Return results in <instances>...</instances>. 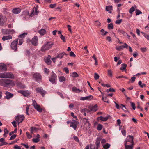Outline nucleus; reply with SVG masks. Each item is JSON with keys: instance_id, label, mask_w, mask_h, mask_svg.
Returning <instances> with one entry per match:
<instances>
[{"instance_id": "29", "label": "nucleus", "mask_w": 149, "mask_h": 149, "mask_svg": "<svg viewBox=\"0 0 149 149\" xmlns=\"http://www.w3.org/2000/svg\"><path fill=\"white\" fill-rule=\"evenodd\" d=\"M64 55H67V54L64 52L58 54L56 57H57V58H61Z\"/></svg>"}, {"instance_id": "4", "label": "nucleus", "mask_w": 149, "mask_h": 149, "mask_svg": "<svg viewBox=\"0 0 149 149\" xmlns=\"http://www.w3.org/2000/svg\"><path fill=\"white\" fill-rule=\"evenodd\" d=\"M0 82H3L6 86H10L15 84L14 82L10 79H1Z\"/></svg>"}, {"instance_id": "53", "label": "nucleus", "mask_w": 149, "mask_h": 149, "mask_svg": "<svg viewBox=\"0 0 149 149\" xmlns=\"http://www.w3.org/2000/svg\"><path fill=\"white\" fill-rule=\"evenodd\" d=\"M61 39L63 40L64 42L65 41V36H63L62 34H61L60 36Z\"/></svg>"}, {"instance_id": "36", "label": "nucleus", "mask_w": 149, "mask_h": 149, "mask_svg": "<svg viewBox=\"0 0 149 149\" xmlns=\"http://www.w3.org/2000/svg\"><path fill=\"white\" fill-rule=\"evenodd\" d=\"M103 126L100 124H99L97 126V129L99 131L101 130Z\"/></svg>"}, {"instance_id": "6", "label": "nucleus", "mask_w": 149, "mask_h": 149, "mask_svg": "<svg viewBox=\"0 0 149 149\" xmlns=\"http://www.w3.org/2000/svg\"><path fill=\"white\" fill-rule=\"evenodd\" d=\"M52 74L49 78V81L53 84H56V81L57 80L56 75L54 73L53 71H52Z\"/></svg>"}, {"instance_id": "40", "label": "nucleus", "mask_w": 149, "mask_h": 149, "mask_svg": "<svg viewBox=\"0 0 149 149\" xmlns=\"http://www.w3.org/2000/svg\"><path fill=\"white\" fill-rule=\"evenodd\" d=\"M142 83L141 81H140L138 82V84L141 88H143L146 86V85L145 84H143L142 85Z\"/></svg>"}, {"instance_id": "35", "label": "nucleus", "mask_w": 149, "mask_h": 149, "mask_svg": "<svg viewBox=\"0 0 149 149\" xmlns=\"http://www.w3.org/2000/svg\"><path fill=\"white\" fill-rule=\"evenodd\" d=\"M108 28L109 29H113L114 28V26L113 23L109 24L108 25Z\"/></svg>"}, {"instance_id": "28", "label": "nucleus", "mask_w": 149, "mask_h": 149, "mask_svg": "<svg viewBox=\"0 0 149 149\" xmlns=\"http://www.w3.org/2000/svg\"><path fill=\"white\" fill-rule=\"evenodd\" d=\"M72 90L73 91L76 93H79L80 92H82V91L79 89H77L75 87H73L72 88Z\"/></svg>"}, {"instance_id": "58", "label": "nucleus", "mask_w": 149, "mask_h": 149, "mask_svg": "<svg viewBox=\"0 0 149 149\" xmlns=\"http://www.w3.org/2000/svg\"><path fill=\"white\" fill-rule=\"evenodd\" d=\"M136 15H138L142 13V12L138 9H136Z\"/></svg>"}, {"instance_id": "21", "label": "nucleus", "mask_w": 149, "mask_h": 149, "mask_svg": "<svg viewBox=\"0 0 149 149\" xmlns=\"http://www.w3.org/2000/svg\"><path fill=\"white\" fill-rule=\"evenodd\" d=\"M21 11V10L19 8H15L13 9L12 10V12L15 14H17L19 13Z\"/></svg>"}, {"instance_id": "47", "label": "nucleus", "mask_w": 149, "mask_h": 149, "mask_svg": "<svg viewBox=\"0 0 149 149\" xmlns=\"http://www.w3.org/2000/svg\"><path fill=\"white\" fill-rule=\"evenodd\" d=\"M27 33H23L22 34H21L19 35V36H18L19 37H21L22 38H24L25 36L26 35H27Z\"/></svg>"}, {"instance_id": "61", "label": "nucleus", "mask_w": 149, "mask_h": 149, "mask_svg": "<svg viewBox=\"0 0 149 149\" xmlns=\"http://www.w3.org/2000/svg\"><path fill=\"white\" fill-rule=\"evenodd\" d=\"M23 40L22 39H19V40L18 45H22L23 43Z\"/></svg>"}, {"instance_id": "18", "label": "nucleus", "mask_w": 149, "mask_h": 149, "mask_svg": "<svg viewBox=\"0 0 149 149\" xmlns=\"http://www.w3.org/2000/svg\"><path fill=\"white\" fill-rule=\"evenodd\" d=\"M93 98V97L92 95H90L85 97H81L80 98V100H90L92 99Z\"/></svg>"}, {"instance_id": "8", "label": "nucleus", "mask_w": 149, "mask_h": 149, "mask_svg": "<svg viewBox=\"0 0 149 149\" xmlns=\"http://www.w3.org/2000/svg\"><path fill=\"white\" fill-rule=\"evenodd\" d=\"M36 91L37 93H40L43 97H44L47 93L46 91L44 90L42 87L36 88Z\"/></svg>"}, {"instance_id": "50", "label": "nucleus", "mask_w": 149, "mask_h": 149, "mask_svg": "<svg viewBox=\"0 0 149 149\" xmlns=\"http://www.w3.org/2000/svg\"><path fill=\"white\" fill-rule=\"evenodd\" d=\"M57 93L59 95L61 98L63 99L64 98V97L63 96V94L62 93L60 92H57Z\"/></svg>"}, {"instance_id": "30", "label": "nucleus", "mask_w": 149, "mask_h": 149, "mask_svg": "<svg viewBox=\"0 0 149 149\" xmlns=\"http://www.w3.org/2000/svg\"><path fill=\"white\" fill-rule=\"evenodd\" d=\"M127 66V65L125 64H122L121 65V67L120 68V70L122 71H124L126 70V68Z\"/></svg>"}, {"instance_id": "57", "label": "nucleus", "mask_w": 149, "mask_h": 149, "mask_svg": "<svg viewBox=\"0 0 149 149\" xmlns=\"http://www.w3.org/2000/svg\"><path fill=\"white\" fill-rule=\"evenodd\" d=\"M70 55L71 57H75L76 56L75 54L72 51H71L70 52Z\"/></svg>"}, {"instance_id": "45", "label": "nucleus", "mask_w": 149, "mask_h": 149, "mask_svg": "<svg viewBox=\"0 0 149 149\" xmlns=\"http://www.w3.org/2000/svg\"><path fill=\"white\" fill-rule=\"evenodd\" d=\"M94 78L95 80H97L99 78V75L97 73H95L94 74Z\"/></svg>"}, {"instance_id": "54", "label": "nucleus", "mask_w": 149, "mask_h": 149, "mask_svg": "<svg viewBox=\"0 0 149 149\" xmlns=\"http://www.w3.org/2000/svg\"><path fill=\"white\" fill-rule=\"evenodd\" d=\"M131 107H132L133 109L134 110H135L136 108V106L135 105V104L134 103L131 102Z\"/></svg>"}, {"instance_id": "34", "label": "nucleus", "mask_w": 149, "mask_h": 149, "mask_svg": "<svg viewBox=\"0 0 149 149\" xmlns=\"http://www.w3.org/2000/svg\"><path fill=\"white\" fill-rule=\"evenodd\" d=\"M118 32L120 33V34H123L124 36H126L127 34L123 30H118Z\"/></svg>"}, {"instance_id": "43", "label": "nucleus", "mask_w": 149, "mask_h": 149, "mask_svg": "<svg viewBox=\"0 0 149 149\" xmlns=\"http://www.w3.org/2000/svg\"><path fill=\"white\" fill-rule=\"evenodd\" d=\"M72 76L73 77H76L78 76V75L77 72H74L72 73Z\"/></svg>"}, {"instance_id": "2", "label": "nucleus", "mask_w": 149, "mask_h": 149, "mask_svg": "<svg viewBox=\"0 0 149 149\" xmlns=\"http://www.w3.org/2000/svg\"><path fill=\"white\" fill-rule=\"evenodd\" d=\"M54 43L51 42H49L43 45L41 48V50L42 52L45 51L51 48L53 45Z\"/></svg>"}, {"instance_id": "59", "label": "nucleus", "mask_w": 149, "mask_h": 149, "mask_svg": "<svg viewBox=\"0 0 149 149\" xmlns=\"http://www.w3.org/2000/svg\"><path fill=\"white\" fill-rule=\"evenodd\" d=\"M116 78H125L126 79H128V78L126 76H123V75L119 76L118 77H116Z\"/></svg>"}, {"instance_id": "24", "label": "nucleus", "mask_w": 149, "mask_h": 149, "mask_svg": "<svg viewBox=\"0 0 149 149\" xmlns=\"http://www.w3.org/2000/svg\"><path fill=\"white\" fill-rule=\"evenodd\" d=\"M108 119V118L107 117H104L102 116H100L98 117L97 118V120H101L103 121H107Z\"/></svg>"}, {"instance_id": "49", "label": "nucleus", "mask_w": 149, "mask_h": 149, "mask_svg": "<svg viewBox=\"0 0 149 149\" xmlns=\"http://www.w3.org/2000/svg\"><path fill=\"white\" fill-rule=\"evenodd\" d=\"M9 34H14L15 33V31L13 29H9Z\"/></svg>"}, {"instance_id": "37", "label": "nucleus", "mask_w": 149, "mask_h": 149, "mask_svg": "<svg viewBox=\"0 0 149 149\" xmlns=\"http://www.w3.org/2000/svg\"><path fill=\"white\" fill-rule=\"evenodd\" d=\"M102 100L103 101L106 102L107 103H109V101L108 100L107 97H104V96L102 95Z\"/></svg>"}, {"instance_id": "17", "label": "nucleus", "mask_w": 149, "mask_h": 149, "mask_svg": "<svg viewBox=\"0 0 149 149\" xmlns=\"http://www.w3.org/2000/svg\"><path fill=\"white\" fill-rule=\"evenodd\" d=\"M7 68L6 65L3 63H0V71H6Z\"/></svg>"}, {"instance_id": "62", "label": "nucleus", "mask_w": 149, "mask_h": 149, "mask_svg": "<svg viewBox=\"0 0 149 149\" xmlns=\"http://www.w3.org/2000/svg\"><path fill=\"white\" fill-rule=\"evenodd\" d=\"M26 134L27 137L29 139H30L32 137L31 135H30L28 132H26Z\"/></svg>"}, {"instance_id": "55", "label": "nucleus", "mask_w": 149, "mask_h": 149, "mask_svg": "<svg viewBox=\"0 0 149 149\" xmlns=\"http://www.w3.org/2000/svg\"><path fill=\"white\" fill-rule=\"evenodd\" d=\"M63 70L65 71V72L67 74H68L69 73V70L68 68L67 67H65L63 69Z\"/></svg>"}, {"instance_id": "31", "label": "nucleus", "mask_w": 149, "mask_h": 149, "mask_svg": "<svg viewBox=\"0 0 149 149\" xmlns=\"http://www.w3.org/2000/svg\"><path fill=\"white\" fill-rule=\"evenodd\" d=\"M97 105H95L91 109V111L94 112H96L97 110Z\"/></svg>"}, {"instance_id": "42", "label": "nucleus", "mask_w": 149, "mask_h": 149, "mask_svg": "<svg viewBox=\"0 0 149 149\" xmlns=\"http://www.w3.org/2000/svg\"><path fill=\"white\" fill-rule=\"evenodd\" d=\"M110 144L107 143L103 146V147L104 149H108L110 147Z\"/></svg>"}, {"instance_id": "44", "label": "nucleus", "mask_w": 149, "mask_h": 149, "mask_svg": "<svg viewBox=\"0 0 149 149\" xmlns=\"http://www.w3.org/2000/svg\"><path fill=\"white\" fill-rule=\"evenodd\" d=\"M32 141L33 142L35 143H37L40 141V139H38V138H33L32 139Z\"/></svg>"}, {"instance_id": "41", "label": "nucleus", "mask_w": 149, "mask_h": 149, "mask_svg": "<svg viewBox=\"0 0 149 149\" xmlns=\"http://www.w3.org/2000/svg\"><path fill=\"white\" fill-rule=\"evenodd\" d=\"M115 90L113 88H110L109 89H107L106 90V92L107 93H109V92H114Z\"/></svg>"}, {"instance_id": "14", "label": "nucleus", "mask_w": 149, "mask_h": 149, "mask_svg": "<svg viewBox=\"0 0 149 149\" xmlns=\"http://www.w3.org/2000/svg\"><path fill=\"white\" fill-rule=\"evenodd\" d=\"M19 93L22 94L24 96L26 97H29V96L30 94V92L28 91H22L20 90L18 91Z\"/></svg>"}, {"instance_id": "12", "label": "nucleus", "mask_w": 149, "mask_h": 149, "mask_svg": "<svg viewBox=\"0 0 149 149\" xmlns=\"http://www.w3.org/2000/svg\"><path fill=\"white\" fill-rule=\"evenodd\" d=\"M70 126L73 127L74 130H76L79 124V122L74 120H72V121L70 122Z\"/></svg>"}, {"instance_id": "10", "label": "nucleus", "mask_w": 149, "mask_h": 149, "mask_svg": "<svg viewBox=\"0 0 149 149\" xmlns=\"http://www.w3.org/2000/svg\"><path fill=\"white\" fill-rule=\"evenodd\" d=\"M32 44L35 46L38 45V39L37 36H34L31 40Z\"/></svg>"}, {"instance_id": "32", "label": "nucleus", "mask_w": 149, "mask_h": 149, "mask_svg": "<svg viewBox=\"0 0 149 149\" xmlns=\"http://www.w3.org/2000/svg\"><path fill=\"white\" fill-rule=\"evenodd\" d=\"M38 8V6H36L35 7H34L32 9L31 13L30 15V16L31 17L33 16V15H34V9H37Z\"/></svg>"}, {"instance_id": "64", "label": "nucleus", "mask_w": 149, "mask_h": 149, "mask_svg": "<svg viewBox=\"0 0 149 149\" xmlns=\"http://www.w3.org/2000/svg\"><path fill=\"white\" fill-rule=\"evenodd\" d=\"M14 148L15 149H21L20 147L17 145H15L14 146Z\"/></svg>"}, {"instance_id": "52", "label": "nucleus", "mask_w": 149, "mask_h": 149, "mask_svg": "<svg viewBox=\"0 0 149 149\" xmlns=\"http://www.w3.org/2000/svg\"><path fill=\"white\" fill-rule=\"evenodd\" d=\"M122 22V19H119L116 20L115 22V23L116 24H120Z\"/></svg>"}, {"instance_id": "7", "label": "nucleus", "mask_w": 149, "mask_h": 149, "mask_svg": "<svg viewBox=\"0 0 149 149\" xmlns=\"http://www.w3.org/2000/svg\"><path fill=\"white\" fill-rule=\"evenodd\" d=\"M33 101V104L32 105H33V107L38 112L41 113L42 111V109L40 107L39 105L38 104L36 101L33 100H32Z\"/></svg>"}, {"instance_id": "27", "label": "nucleus", "mask_w": 149, "mask_h": 149, "mask_svg": "<svg viewBox=\"0 0 149 149\" xmlns=\"http://www.w3.org/2000/svg\"><path fill=\"white\" fill-rule=\"evenodd\" d=\"M1 32L4 35L9 34V29H3L1 30Z\"/></svg>"}, {"instance_id": "63", "label": "nucleus", "mask_w": 149, "mask_h": 149, "mask_svg": "<svg viewBox=\"0 0 149 149\" xmlns=\"http://www.w3.org/2000/svg\"><path fill=\"white\" fill-rule=\"evenodd\" d=\"M121 132H122V134L124 136H125V135H126V131H125V130H121Z\"/></svg>"}, {"instance_id": "13", "label": "nucleus", "mask_w": 149, "mask_h": 149, "mask_svg": "<svg viewBox=\"0 0 149 149\" xmlns=\"http://www.w3.org/2000/svg\"><path fill=\"white\" fill-rule=\"evenodd\" d=\"M133 139V136L132 135H129L125 141V143H127V142H130L132 144L134 143Z\"/></svg>"}, {"instance_id": "1", "label": "nucleus", "mask_w": 149, "mask_h": 149, "mask_svg": "<svg viewBox=\"0 0 149 149\" xmlns=\"http://www.w3.org/2000/svg\"><path fill=\"white\" fill-rule=\"evenodd\" d=\"M14 75L12 73L9 72H6L0 73V78H14Z\"/></svg>"}, {"instance_id": "20", "label": "nucleus", "mask_w": 149, "mask_h": 149, "mask_svg": "<svg viewBox=\"0 0 149 149\" xmlns=\"http://www.w3.org/2000/svg\"><path fill=\"white\" fill-rule=\"evenodd\" d=\"M127 143H125V149H133V146L134 143H132L131 145H127Z\"/></svg>"}, {"instance_id": "56", "label": "nucleus", "mask_w": 149, "mask_h": 149, "mask_svg": "<svg viewBox=\"0 0 149 149\" xmlns=\"http://www.w3.org/2000/svg\"><path fill=\"white\" fill-rule=\"evenodd\" d=\"M17 136V135L16 134H14L13 135H12L10 137V138L9 140H12L14 139Z\"/></svg>"}, {"instance_id": "33", "label": "nucleus", "mask_w": 149, "mask_h": 149, "mask_svg": "<svg viewBox=\"0 0 149 149\" xmlns=\"http://www.w3.org/2000/svg\"><path fill=\"white\" fill-rule=\"evenodd\" d=\"M59 81L60 82H63L65 81V78L63 76H61L59 77Z\"/></svg>"}, {"instance_id": "48", "label": "nucleus", "mask_w": 149, "mask_h": 149, "mask_svg": "<svg viewBox=\"0 0 149 149\" xmlns=\"http://www.w3.org/2000/svg\"><path fill=\"white\" fill-rule=\"evenodd\" d=\"M136 78L135 77H131V79L130 80L129 82L131 83H133L135 81Z\"/></svg>"}, {"instance_id": "3", "label": "nucleus", "mask_w": 149, "mask_h": 149, "mask_svg": "<svg viewBox=\"0 0 149 149\" xmlns=\"http://www.w3.org/2000/svg\"><path fill=\"white\" fill-rule=\"evenodd\" d=\"M32 75L33 78L36 81L42 82V76L40 74L38 73H33Z\"/></svg>"}, {"instance_id": "9", "label": "nucleus", "mask_w": 149, "mask_h": 149, "mask_svg": "<svg viewBox=\"0 0 149 149\" xmlns=\"http://www.w3.org/2000/svg\"><path fill=\"white\" fill-rule=\"evenodd\" d=\"M82 125L84 126L86 125V129H89L91 126V124L89 123V121L88 120L85 118H84L82 120Z\"/></svg>"}, {"instance_id": "19", "label": "nucleus", "mask_w": 149, "mask_h": 149, "mask_svg": "<svg viewBox=\"0 0 149 149\" xmlns=\"http://www.w3.org/2000/svg\"><path fill=\"white\" fill-rule=\"evenodd\" d=\"M5 94L6 95L5 97L6 99H9L12 97L14 95L13 94H12L8 92V91H6L5 93Z\"/></svg>"}, {"instance_id": "39", "label": "nucleus", "mask_w": 149, "mask_h": 149, "mask_svg": "<svg viewBox=\"0 0 149 149\" xmlns=\"http://www.w3.org/2000/svg\"><path fill=\"white\" fill-rule=\"evenodd\" d=\"M100 32L102 33L101 35L103 36L106 35L107 33H108V32H104V30L103 29L101 30Z\"/></svg>"}, {"instance_id": "38", "label": "nucleus", "mask_w": 149, "mask_h": 149, "mask_svg": "<svg viewBox=\"0 0 149 149\" xmlns=\"http://www.w3.org/2000/svg\"><path fill=\"white\" fill-rule=\"evenodd\" d=\"M116 49L118 51H120L123 49V46H117L116 47Z\"/></svg>"}, {"instance_id": "26", "label": "nucleus", "mask_w": 149, "mask_h": 149, "mask_svg": "<svg viewBox=\"0 0 149 149\" xmlns=\"http://www.w3.org/2000/svg\"><path fill=\"white\" fill-rule=\"evenodd\" d=\"M38 33L40 35L43 36L46 33V31L44 29H42L38 31Z\"/></svg>"}, {"instance_id": "60", "label": "nucleus", "mask_w": 149, "mask_h": 149, "mask_svg": "<svg viewBox=\"0 0 149 149\" xmlns=\"http://www.w3.org/2000/svg\"><path fill=\"white\" fill-rule=\"evenodd\" d=\"M44 71L46 73V74H48L49 73V71L48 69L46 68H44Z\"/></svg>"}, {"instance_id": "51", "label": "nucleus", "mask_w": 149, "mask_h": 149, "mask_svg": "<svg viewBox=\"0 0 149 149\" xmlns=\"http://www.w3.org/2000/svg\"><path fill=\"white\" fill-rule=\"evenodd\" d=\"M135 10V8L133 7H132L129 10V12L132 14Z\"/></svg>"}, {"instance_id": "11", "label": "nucleus", "mask_w": 149, "mask_h": 149, "mask_svg": "<svg viewBox=\"0 0 149 149\" xmlns=\"http://www.w3.org/2000/svg\"><path fill=\"white\" fill-rule=\"evenodd\" d=\"M7 20V18L6 16L2 14H0V25H3Z\"/></svg>"}, {"instance_id": "5", "label": "nucleus", "mask_w": 149, "mask_h": 149, "mask_svg": "<svg viewBox=\"0 0 149 149\" xmlns=\"http://www.w3.org/2000/svg\"><path fill=\"white\" fill-rule=\"evenodd\" d=\"M18 39H16L13 41L11 43L10 47L11 49L14 51H17V45L18 43Z\"/></svg>"}, {"instance_id": "16", "label": "nucleus", "mask_w": 149, "mask_h": 149, "mask_svg": "<svg viewBox=\"0 0 149 149\" xmlns=\"http://www.w3.org/2000/svg\"><path fill=\"white\" fill-rule=\"evenodd\" d=\"M51 58V56L48 55L47 57H45L44 58L45 61L47 65H50L52 63V61L50 60Z\"/></svg>"}, {"instance_id": "22", "label": "nucleus", "mask_w": 149, "mask_h": 149, "mask_svg": "<svg viewBox=\"0 0 149 149\" xmlns=\"http://www.w3.org/2000/svg\"><path fill=\"white\" fill-rule=\"evenodd\" d=\"M113 10V7L112 6H106V10L108 11L110 13L112 12L111 11Z\"/></svg>"}, {"instance_id": "23", "label": "nucleus", "mask_w": 149, "mask_h": 149, "mask_svg": "<svg viewBox=\"0 0 149 149\" xmlns=\"http://www.w3.org/2000/svg\"><path fill=\"white\" fill-rule=\"evenodd\" d=\"M101 139L100 138H97L96 140L95 144L96 146V149H98L101 141Z\"/></svg>"}, {"instance_id": "15", "label": "nucleus", "mask_w": 149, "mask_h": 149, "mask_svg": "<svg viewBox=\"0 0 149 149\" xmlns=\"http://www.w3.org/2000/svg\"><path fill=\"white\" fill-rule=\"evenodd\" d=\"M24 118L23 116L18 115L15 117V119L18 123H20L22 121Z\"/></svg>"}, {"instance_id": "25", "label": "nucleus", "mask_w": 149, "mask_h": 149, "mask_svg": "<svg viewBox=\"0 0 149 149\" xmlns=\"http://www.w3.org/2000/svg\"><path fill=\"white\" fill-rule=\"evenodd\" d=\"M12 38V36L10 35H9L7 36H3L2 38V39L3 41H5L11 39Z\"/></svg>"}, {"instance_id": "46", "label": "nucleus", "mask_w": 149, "mask_h": 149, "mask_svg": "<svg viewBox=\"0 0 149 149\" xmlns=\"http://www.w3.org/2000/svg\"><path fill=\"white\" fill-rule=\"evenodd\" d=\"M112 73L113 72L111 70H108V74L110 77H112Z\"/></svg>"}]
</instances>
